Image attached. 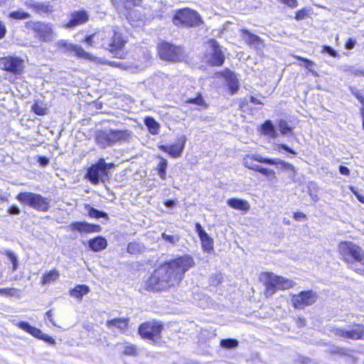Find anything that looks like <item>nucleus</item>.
Instances as JSON below:
<instances>
[{"mask_svg":"<svg viewBox=\"0 0 364 364\" xmlns=\"http://www.w3.org/2000/svg\"><path fill=\"white\" fill-rule=\"evenodd\" d=\"M88 21L89 14L87 11L84 9L74 11L70 13L68 21L63 26L68 29H73L86 23Z\"/></svg>","mask_w":364,"mask_h":364,"instance_id":"obj_19","label":"nucleus"},{"mask_svg":"<svg viewBox=\"0 0 364 364\" xmlns=\"http://www.w3.org/2000/svg\"><path fill=\"white\" fill-rule=\"evenodd\" d=\"M196 231L200 240L201 247L204 252H210L214 249L213 239L204 230L199 223L195 224Z\"/></svg>","mask_w":364,"mask_h":364,"instance_id":"obj_23","label":"nucleus"},{"mask_svg":"<svg viewBox=\"0 0 364 364\" xmlns=\"http://www.w3.org/2000/svg\"><path fill=\"white\" fill-rule=\"evenodd\" d=\"M281 149H283V150H284V151H287V152H289V153H290L291 154H294V155L296 154V152L294 149H292L291 148L289 147L285 144H280L277 145V150L279 151H280Z\"/></svg>","mask_w":364,"mask_h":364,"instance_id":"obj_53","label":"nucleus"},{"mask_svg":"<svg viewBox=\"0 0 364 364\" xmlns=\"http://www.w3.org/2000/svg\"><path fill=\"white\" fill-rule=\"evenodd\" d=\"M5 255L9 257L12 264V270H16L18 267V260L16 255L11 251H6Z\"/></svg>","mask_w":364,"mask_h":364,"instance_id":"obj_48","label":"nucleus"},{"mask_svg":"<svg viewBox=\"0 0 364 364\" xmlns=\"http://www.w3.org/2000/svg\"><path fill=\"white\" fill-rule=\"evenodd\" d=\"M293 218L296 220H301L306 219V214H304L302 212H295L293 214Z\"/></svg>","mask_w":364,"mask_h":364,"instance_id":"obj_59","label":"nucleus"},{"mask_svg":"<svg viewBox=\"0 0 364 364\" xmlns=\"http://www.w3.org/2000/svg\"><path fill=\"white\" fill-rule=\"evenodd\" d=\"M9 18L16 20V21H20V20H24L28 19L31 18V14L25 11L21 10H16L10 12L9 14Z\"/></svg>","mask_w":364,"mask_h":364,"instance_id":"obj_37","label":"nucleus"},{"mask_svg":"<svg viewBox=\"0 0 364 364\" xmlns=\"http://www.w3.org/2000/svg\"><path fill=\"white\" fill-rule=\"evenodd\" d=\"M186 141V136H182L178 138L174 144L170 145H160L159 148L162 151L168 154L170 156L173 158H178L181 155L183 151Z\"/></svg>","mask_w":364,"mask_h":364,"instance_id":"obj_20","label":"nucleus"},{"mask_svg":"<svg viewBox=\"0 0 364 364\" xmlns=\"http://www.w3.org/2000/svg\"><path fill=\"white\" fill-rule=\"evenodd\" d=\"M322 52L327 53L333 58L338 57V53L329 46H323Z\"/></svg>","mask_w":364,"mask_h":364,"instance_id":"obj_50","label":"nucleus"},{"mask_svg":"<svg viewBox=\"0 0 364 364\" xmlns=\"http://www.w3.org/2000/svg\"><path fill=\"white\" fill-rule=\"evenodd\" d=\"M24 26L28 31H33L36 37L41 42H50L55 37L53 25L42 21H28Z\"/></svg>","mask_w":364,"mask_h":364,"instance_id":"obj_11","label":"nucleus"},{"mask_svg":"<svg viewBox=\"0 0 364 364\" xmlns=\"http://www.w3.org/2000/svg\"><path fill=\"white\" fill-rule=\"evenodd\" d=\"M330 332L333 333L336 337L343 338H346V330L336 327V326H332L330 328Z\"/></svg>","mask_w":364,"mask_h":364,"instance_id":"obj_47","label":"nucleus"},{"mask_svg":"<svg viewBox=\"0 0 364 364\" xmlns=\"http://www.w3.org/2000/svg\"><path fill=\"white\" fill-rule=\"evenodd\" d=\"M352 94L362 104L363 107H364V96L358 91H352Z\"/></svg>","mask_w":364,"mask_h":364,"instance_id":"obj_57","label":"nucleus"},{"mask_svg":"<svg viewBox=\"0 0 364 364\" xmlns=\"http://www.w3.org/2000/svg\"><path fill=\"white\" fill-rule=\"evenodd\" d=\"M282 4H285L291 9H295L298 6L297 0H279Z\"/></svg>","mask_w":364,"mask_h":364,"instance_id":"obj_52","label":"nucleus"},{"mask_svg":"<svg viewBox=\"0 0 364 364\" xmlns=\"http://www.w3.org/2000/svg\"><path fill=\"white\" fill-rule=\"evenodd\" d=\"M127 251L131 255H139L142 252V246L137 242H130L127 245Z\"/></svg>","mask_w":364,"mask_h":364,"instance_id":"obj_39","label":"nucleus"},{"mask_svg":"<svg viewBox=\"0 0 364 364\" xmlns=\"http://www.w3.org/2000/svg\"><path fill=\"white\" fill-rule=\"evenodd\" d=\"M16 326L23 331L29 333L34 338L42 340L50 345H55V341L50 336L43 333L41 329L30 325L28 322L21 321L16 323Z\"/></svg>","mask_w":364,"mask_h":364,"instance_id":"obj_17","label":"nucleus"},{"mask_svg":"<svg viewBox=\"0 0 364 364\" xmlns=\"http://www.w3.org/2000/svg\"><path fill=\"white\" fill-rule=\"evenodd\" d=\"M165 206L168 208H173L176 205V201L171 199H167L164 202Z\"/></svg>","mask_w":364,"mask_h":364,"instance_id":"obj_62","label":"nucleus"},{"mask_svg":"<svg viewBox=\"0 0 364 364\" xmlns=\"http://www.w3.org/2000/svg\"><path fill=\"white\" fill-rule=\"evenodd\" d=\"M31 110L38 116H44L48 113L46 105L41 101H35L31 106Z\"/></svg>","mask_w":364,"mask_h":364,"instance_id":"obj_36","label":"nucleus"},{"mask_svg":"<svg viewBox=\"0 0 364 364\" xmlns=\"http://www.w3.org/2000/svg\"><path fill=\"white\" fill-rule=\"evenodd\" d=\"M247 105V101L246 100H241L239 103V109L243 112L245 111V107Z\"/></svg>","mask_w":364,"mask_h":364,"instance_id":"obj_64","label":"nucleus"},{"mask_svg":"<svg viewBox=\"0 0 364 364\" xmlns=\"http://www.w3.org/2000/svg\"><path fill=\"white\" fill-rule=\"evenodd\" d=\"M23 60L15 55H9L0 58V70L15 76H20L24 73Z\"/></svg>","mask_w":364,"mask_h":364,"instance_id":"obj_14","label":"nucleus"},{"mask_svg":"<svg viewBox=\"0 0 364 364\" xmlns=\"http://www.w3.org/2000/svg\"><path fill=\"white\" fill-rule=\"evenodd\" d=\"M0 294L9 296H18L19 291H18V289H17L14 287L4 288V289H0Z\"/></svg>","mask_w":364,"mask_h":364,"instance_id":"obj_44","label":"nucleus"},{"mask_svg":"<svg viewBox=\"0 0 364 364\" xmlns=\"http://www.w3.org/2000/svg\"><path fill=\"white\" fill-rule=\"evenodd\" d=\"M88 245L93 252H100L107 247V241L102 236H97L88 240Z\"/></svg>","mask_w":364,"mask_h":364,"instance_id":"obj_27","label":"nucleus"},{"mask_svg":"<svg viewBox=\"0 0 364 364\" xmlns=\"http://www.w3.org/2000/svg\"><path fill=\"white\" fill-rule=\"evenodd\" d=\"M85 209L87 210V213L89 217L92 218L99 219V218H105L108 219V214L105 212L99 210L92 206H90L89 204H87L85 205Z\"/></svg>","mask_w":364,"mask_h":364,"instance_id":"obj_35","label":"nucleus"},{"mask_svg":"<svg viewBox=\"0 0 364 364\" xmlns=\"http://www.w3.org/2000/svg\"><path fill=\"white\" fill-rule=\"evenodd\" d=\"M262 130L264 134L269 135L274 138L277 135L276 130L270 120H266L262 124Z\"/></svg>","mask_w":364,"mask_h":364,"instance_id":"obj_38","label":"nucleus"},{"mask_svg":"<svg viewBox=\"0 0 364 364\" xmlns=\"http://www.w3.org/2000/svg\"><path fill=\"white\" fill-rule=\"evenodd\" d=\"M339 172L341 173V174L346 176H348L350 173L349 168L345 166H339Z\"/></svg>","mask_w":364,"mask_h":364,"instance_id":"obj_60","label":"nucleus"},{"mask_svg":"<svg viewBox=\"0 0 364 364\" xmlns=\"http://www.w3.org/2000/svg\"><path fill=\"white\" fill-rule=\"evenodd\" d=\"M90 291V289L85 284H77L73 289L69 290L70 296L78 301H82L84 295L87 294Z\"/></svg>","mask_w":364,"mask_h":364,"instance_id":"obj_28","label":"nucleus"},{"mask_svg":"<svg viewBox=\"0 0 364 364\" xmlns=\"http://www.w3.org/2000/svg\"><path fill=\"white\" fill-rule=\"evenodd\" d=\"M172 22L176 26L185 28L198 27L203 23L199 13L188 7L176 10L173 16Z\"/></svg>","mask_w":364,"mask_h":364,"instance_id":"obj_6","label":"nucleus"},{"mask_svg":"<svg viewBox=\"0 0 364 364\" xmlns=\"http://www.w3.org/2000/svg\"><path fill=\"white\" fill-rule=\"evenodd\" d=\"M25 5L38 15L49 14L53 11V6L49 3L32 1L26 2Z\"/></svg>","mask_w":364,"mask_h":364,"instance_id":"obj_24","label":"nucleus"},{"mask_svg":"<svg viewBox=\"0 0 364 364\" xmlns=\"http://www.w3.org/2000/svg\"><path fill=\"white\" fill-rule=\"evenodd\" d=\"M131 136L132 132L128 129H110L107 132H100L96 135L95 141L102 147H106L128 141Z\"/></svg>","mask_w":364,"mask_h":364,"instance_id":"obj_10","label":"nucleus"},{"mask_svg":"<svg viewBox=\"0 0 364 364\" xmlns=\"http://www.w3.org/2000/svg\"><path fill=\"white\" fill-rule=\"evenodd\" d=\"M7 33V28L5 23L0 18V41L4 39Z\"/></svg>","mask_w":364,"mask_h":364,"instance_id":"obj_51","label":"nucleus"},{"mask_svg":"<svg viewBox=\"0 0 364 364\" xmlns=\"http://www.w3.org/2000/svg\"><path fill=\"white\" fill-rule=\"evenodd\" d=\"M160 161L156 168L158 175L161 180L166 179V168L168 166V161L166 159L162 156H157Z\"/></svg>","mask_w":364,"mask_h":364,"instance_id":"obj_34","label":"nucleus"},{"mask_svg":"<svg viewBox=\"0 0 364 364\" xmlns=\"http://www.w3.org/2000/svg\"><path fill=\"white\" fill-rule=\"evenodd\" d=\"M195 266V259L189 254L164 261L144 282V289L151 292H161L178 287L186 273Z\"/></svg>","mask_w":364,"mask_h":364,"instance_id":"obj_1","label":"nucleus"},{"mask_svg":"<svg viewBox=\"0 0 364 364\" xmlns=\"http://www.w3.org/2000/svg\"><path fill=\"white\" fill-rule=\"evenodd\" d=\"M259 279L264 286V295L266 298L271 297L277 291L289 290L296 286V282L292 279L276 274L272 272H261Z\"/></svg>","mask_w":364,"mask_h":364,"instance_id":"obj_4","label":"nucleus"},{"mask_svg":"<svg viewBox=\"0 0 364 364\" xmlns=\"http://www.w3.org/2000/svg\"><path fill=\"white\" fill-rule=\"evenodd\" d=\"M16 198L22 205H28L40 212H47L50 208L49 199L41 194L32 192H21L17 194Z\"/></svg>","mask_w":364,"mask_h":364,"instance_id":"obj_12","label":"nucleus"},{"mask_svg":"<svg viewBox=\"0 0 364 364\" xmlns=\"http://www.w3.org/2000/svg\"><path fill=\"white\" fill-rule=\"evenodd\" d=\"M106 326L108 328L113 326L118 328L120 331H125L129 326V318H114L109 319L106 321Z\"/></svg>","mask_w":364,"mask_h":364,"instance_id":"obj_29","label":"nucleus"},{"mask_svg":"<svg viewBox=\"0 0 364 364\" xmlns=\"http://www.w3.org/2000/svg\"><path fill=\"white\" fill-rule=\"evenodd\" d=\"M114 166V163H106L103 158H100L87 169L86 178L94 185L100 181L104 183L108 178L109 171Z\"/></svg>","mask_w":364,"mask_h":364,"instance_id":"obj_8","label":"nucleus"},{"mask_svg":"<svg viewBox=\"0 0 364 364\" xmlns=\"http://www.w3.org/2000/svg\"><path fill=\"white\" fill-rule=\"evenodd\" d=\"M128 41L127 36L119 28L115 27L113 36V43L109 53L112 54L114 58L124 59L127 55L125 47Z\"/></svg>","mask_w":364,"mask_h":364,"instance_id":"obj_16","label":"nucleus"},{"mask_svg":"<svg viewBox=\"0 0 364 364\" xmlns=\"http://www.w3.org/2000/svg\"><path fill=\"white\" fill-rule=\"evenodd\" d=\"M249 100H250V102L253 103V104L259 105H263V102L261 100L257 99L254 96H250L249 97Z\"/></svg>","mask_w":364,"mask_h":364,"instance_id":"obj_63","label":"nucleus"},{"mask_svg":"<svg viewBox=\"0 0 364 364\" xmlns=\"http://www.w3.org/2000/svg\"><path fill=\"white\" fill-rule=\"evenodd\" d=\"M355 39L349 38L345 43V48L348 50L353 49L355 47Z\"/></svg>","mask_w":364,"mask_h":364,"instance_id":"obj_54","label":"nucleus"},{"mask_svg":"<svg viewBox=\"0 0 364 364\" xmlns=\"http://www.w3.org/2000/svg\"><path fill=\"white\" fill-rule=\"evenodd\" d=\"M186 104H193L199 106L202 109H206L208 107L205 101L201 92H198L195 97H190L185 100Z\"/></svg>","mask_w":364,"mask_h":364,"instance_id":"obj_33","label":"nucleus"},{"mask_svg":"<svg viewBox=\"0 0 364 364\" xmlns=\"http://www.w3.org/2000/svg\"><path fill=\"white\" fill-rule=\"evenodd\" d=\"M293 58L304 63V67L309 71L314 73L312 70V68L315 65V63L309 58H304L299 55H294Z\"/></svg>","mask_w":364,"mask_h":364,"instance_id":"obj_42","label":"nucleus"},{"mask_svg":"<svg viewBox=\"0 0 364 364\" xmlns=\"http://www.w3.org/2000/svg\"><path fill=\"white\" fill-rule=\"evenodd\" d=\"M228 205L233 209L248 211L250 208L249 203L244 199L232 198L227 200Z\"/></svg>","mask_w":364,"mask_h":364,"instance_id":"obj_30","label":"nucleus"},{"mask_svg":"<svg viewBox=\"0 0 364 364\" xmlns=\"http://www.w3.org/2000/svg\"><path fill=\"white\" fill-rule=\"evenodd\" d=\"M114 28L97 30L94 33L86 35L82 40L89 47L103 48L110 52L113 43Z\"/></svg>","mask_w":364,"mask_h":364,"instance_id":"obj_5","label":"nucleus"},{"mask_svg":"<svg viewBox=\"0 0 364 364\" xmlns=\"http://www.w3.org/2000/svg\"><path fill=\"white\" fill-rule=\"evenodd\" d=\"M252 161L269 165H280L284 170L290 172L289 178L291 181L293 182L296 181L297 169L293 164L289 162L279 159L263 157L260 155H247L244 158L243 164L246 168L261 173L269 180H274L277 178L276 172L273 169L269 168L263 167L259 165H252Z\"/></svg>","mask_w":364,"mask_h":364,"instance_id":"obj_2","label":"nucleus"},{"mask_svg":"<svg viewBox=\"0 0 364 364\" xmlns=\"http://www.w3.org/2000/svg\"><path fill=\"white\" fill-rule=\"evenodd\" d=\"M71 231H77L80 234H89L99 232L102 228L97 224H91L85 221H75L70 223L68 226Z\"/></svg>","mask_w":364,"mask_h":364,"instance_id":"obj_21","label":"nucleus"},{"mask_svg":"<svg viewBox=\"0 0 364 364\" xmlns=\"http://www.w3.org/2000/svg\"><path fill=\"white\" fill-rule=\"evenodd\" d=\"M157 55L161 60L172 63L183 61L185 58L183 48L172 43L161 41L156 46Z\"/></svg>","mask_w":364,"mask_h":364,"instance_id":"obj_7","label":"nucleus"},{"mask_svg":"<svg viewBox=\"0 0 364 364\" xmlns=\"http://www.w3.org/2000/svg\"><path fill=\"white\" fill-rule=\"evenodd\" d=\"M219 75L225 79L229 93L232 95L236 94L240 88V82L236 74L229 68H225L220 72Z\"/></svg>","mask_w":364,"mask_h":364,"instance_id":"obj_22","label":"nucleus"},{"mask_svg":"<svg viewBox=\"0 0 364 364\" xmlns=\"http://www.w3.org/2000/svg\"><path fill=\"white\" fill-rule=\"evenodd\" d=\"M46 315L48 318V319L49 320V321L55 326H57V323L54 319V314H53V309H49L48 311H46Z\"/></svg>","mask_w":364,"mask_h":364,"instance_id":"obj_55","label":"nucleus"},{"mask_svg":"<svg viewBox=\"0 0 364 364\" xmlns=\"http://www.w3.org/2000/svg\"><path fill=\"white\" fill-rule=\"evenodd\" d=\"M37 161L41 166H46L49 164V159L45 156H39Z\"/></svg>","mask_w":364,"mask_h":364,"instance_id":"obj_56","label":"nucleus"},{"mask_svg":"<svg viewBox=\"0 0 364 364\" xmlns=\"http://www.w3.org/2000/svg\"><path fill=\"white\" fill-rule=\"evenodd\" d=\"M164 325L160 321L152 319L144 321L138 327V334L144 340L158 343L162 339Z\"/></svg>","mask_w":364,"mask_h":364,"instance_id":"obj_9","label":"nucleus"},{"mask_svg":"<svg viewBox=\"0 0 364 364\" xmlns=\"http://www.w3.org/2000/svg\"><path fill=\"white\" fill-rule=\"evenodd\" d=\"M240 35L248 46H258L263 43L262 39L246 28L240 30Z\"/></svg>","mask_w":364,"mask_h":364,"instance_id":"obj_25","label":"nucleus"},{"mask_svg":"<svg viewBox=\"0 0 364 364\" xmlns=\"http://www.w3.org/2000/svg\"><path fill=\"white\" fill-rule=\"evenodd\" d=\"M144 122L146 126L149 133L153 135L159 134L160 129V124L153 117H146L144 119Z\"/></svg>","mask_w":364,"mask_h":364,"instance_id":"obj_31","label":"nucleus"},{"mask_svg":"<svg viewBox=\"0 0 364 364\" xmlns=\"http://www.w3.org/2000/svg\"><path fill=\"white\" fill-rule=\"evenodd\" d=\"M354 328L346 330V338L351 340H364V326L362 324H355Z\"/></svg>","mask_w":364,"mask_h":364,"instance_id":"obj_26","label":"nucleus"},{"mask_svg":"<svg viewBox=\"0 0 364 364\" xmlns=\"http://www.w3.org/2000/svg\"><path fill=\"white\" fill-rule=\"evenodd\" d=\"M8 212L12 215H18L20 213V210L16 205H11L8 208Z\"/></svg>","mask_w":364,"mask_h":364,"instance_id":"obj_61","label":"nucleus"},{"mask_svg":"<svg viewBox=\"0 0 364 364\" xmlns=\"http://www.w3.org/2000/svg\"><path fill=\"white\" fill-rule=\"evenodd\" d=\"M142 0H124L123 1L124 7L127 9H132L135 6H141Z\"/></svg>","mask_w":364,"mask_h":364,"instance_id":"obj_45","label":"nucleus"},{"mask_svg":"<svg viewBox=\"0 0 364 364\" xmlns=\"http://www.w3.org/2000/svg\"><path fill=\"white\" fill-rule=\"evenodd\" d=\"M161 237L165 241H166V242H169V243H171L172 245H174L179 240V236L170 235H167L165 232H163L161 234Z\"/></svg>","mask_w":364,"mask_h":364,"instance_id":"obj_49","label":"nucleus"},{"mask_svg":"<svg viewBox=\"0 0 364 364\" xmlns=\"http://www.w3.org/2000/svg\"><path fill=\"white\" fill-rule=\"evenodd\" d=\"M60 276L58 270L56 269H52L49 271H46L41 278V282L42 284H48L52 282L56 281Z\"/></svg>","mask_w":364,"mask_h":364,"instance_id":"obj_32","label":"nucleus"},{"mask_svg":"<svg viewBox=\"0 0 364 364\" xmlns=\"http://www.w3.org/2000/svg\"><path fill=\"white\" fill-rule=\"evenodd\" d=\"M340 259L355 273L364 276V249L349 240H342L338 244Z\"/></svg>","mask_w":364,"mask_h":364,"instance_id":"obj_3","label":"nucleus"},{"mask_svg":"<svg viewBox=\"0 0 364 364\" xmlns=\"http://www.w3.org/2000/svg\"><path fill=\"white\" fill-rule=\"evenodd\" d=\"M56 46L59 49H63L65 52H73L75 56L79 59L95 63L100 62V58L92 53L86 51L80 45L60 40L57 42Z\"/></svg>","mask_w":364,"mask_h":364,"instance_id":"obj_15","label":"nucleus"},{"mask_svg":"<svg viewBox=\"0 0 364 364\" xmlns=\"http://www.w3.org/2000/svg\"><path fill=\"white\" fill-rule=\"evenodd\" d=\"M207 43L211 50L209 64L215 67L222 66L225 60V56L218 41L214 38H210Z\"/></svg>","mask_w":364,"mask_h":364,"instance_id":"obj_18","label":"nucleus"},{"mask_svg":"<svg viewBox=\"0 0 364 364\" xmlns=\"http://www.w3.org/2000/svg\"><path fill=\"white\" fill-rule=\"evenodd\" d=\"M238 341L235 338H225L220 341V345L225 348H234L238 346Z\"/></svg>","mask_w":364,"mask_h":364,"instance_id":"obj_41","label":"nucleus"},{"mask_svg":"<svg viewBox=\"0 0 364 364\" xmlns=\"http://www.w3.org/2000/svg\"><path fill=\"white\" fill-rule=\"evenodd\" d=\"M318 295L312 289L302 290L291 296V304L295 309H304L314 305L318 300Z\"/></svg>","mask_w":364,"mask_h":364,"instance_id":"obj_13","label":"nucleus"},{"mask_svg":"<svg viewBox=\"0 0 364 364\" xmlns=\"http://www.w3.org/2000/svg\"><path fill=\"white\" fill-rule=\"evenodd\" d=\"M278 127L282 134H287L292 132V128L289 126L287 122L284 119H280L278 122Z\"/></svg>","mask_w":364,"mask_h":364,"instance_id":"obj_43","label":"nucleus"},{"mask_svg":"<svg viewBox=\"0 0 364 364\" xmlns=\"http://www.w3.org/2000/svg\"><path fill=\"white\" fill-rule=\"evenodd\" d=\"M350 190L353 193V194L355 196L356 198L358 200L359 202L364 204V195L360 193L358 191H355L353 188H350Z\"/></svg>","mask_w":364,"mask_h":364,"instance_id":"obj_58","label":"nucleus"},{"mask_svg":"<svg viewBox=\"0 0 364 364\" xmlns=\"http://www.w3.org/2000/svg\"><path fill=\"white\" fill-rule=\"evenodd\" d=\"M309 16V10L306 8H302L295 13V19L296 21H301L305 19Z\"/></svg>","mask_w":364,"mask_h":364,"instance_id":"obj_46","label":"nucleus"},{"mask_svg":"<svg viewBox=\"0 0 364 364\" xmlns=\"http://www.w3.org/2000/svg\"><path fill=\"white\" fill-rule=\"evenodd\" d=\"M138 348L134 344H128L125 346L122 350V354L126 356L135 357L138 355Z\"/></svg>","mask_w":364,"mask_h":364,"instance_id":"obj_40","label":"nucleus"}]
</instances>
